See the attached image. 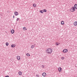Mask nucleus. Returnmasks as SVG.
Masks as SVG:
<instances>
[{
    "label": "nucleus",
    "mask_w": 77,
    "mask_h": 77,
    "mask_svg": "<svg viewBox=\"0 0 77 77\" xmlns=\"http://www.w3.org/2000/svg\"><path fill=\"white\" fill-rule=\"evenodd\" d=\"M47 53H48V54H50L52 52V49L50 48H48L47 50Z\"/></svg>",
    "instance_id": "f257e3e1"
},
{
    "label": "nucleus",
    "mask_w": 77,
    "mask_h": 77,
    "mask_svg": "<svg viewBox=\"0 0 77 77\" xmlns=\"http://www.w3.org/2000/svg\"><path fill=\"white\" fill-rule=\"evenodd\" d=\"M75 8L74 7H73L70 9V11H71V12H74V11H75Z\"/></svg>",
    "instance_id": "f03ea898"
},
{
    "label": "nucleus",
    "mask_w": 77,
    "mask_h": 77,
    "mask_svg": "<svg viewBox=\"0 0 77 77\" xmlns=\"http://www.w3.org/2000/svg\"><path fill=\"white\" fill-rule=\"evenodd\" d=\"M63 52L64 53H66V52H68V50L66 49H65L64 50H63Z\"/></svg>",
    "instance_id": "7ed1b4c3"
},
{
    "label": "nucleus",
    "mask_w": 77,
    "mask_h": 77,
    "mask_svg": "<svg viewBox=\"0 0 77 77\" xmlns=\"http://www.w3.org/2000/svg\"><path fill=\"white\" fill-rule=\"evenodd\" d=\"M58 70L59 72H61V71H62V68H61V67L58 68Z\"/></svg>",
    "instance_id": "20e7f679"
},
{
    "label": "nucleus",
    "mask_w": 77,
    "mask_h": 77,
    "mask_svg": "<svg viewBox=\"0 0 77 77\" xmlns=\"http://www.w3.org/2000/svg\"><path fill=\"white\" fill-rule=\"evenodd\" d=\"M42 75L43 77H45L46 76V73L45 72H44L42 73Z\"/></svg>",
    "instance_id": "39448f33"
},
{
    "label": "nucleus",
    "mask_w": 77,
    "mask_h": 77,
    "mask_svg": "<svg viewBox=\"0 0 77 77\" xmlns=\"http://www.w3.org/2000/svg\"><path fill=\"white\" fill-rule=\"evenodd\" d=\"M14 14H15V15H16L17 16L18 15V13L17 11H15L14 12Z\"/></svg>",
    "instance_id": "423d86ee"
},
{
    "label": "nucleus",
    "mask_w": 77,
    "mask_h": 77,
    "mask_svg": "<svg viewBox=\"0 0 77 77\" xmlns=\"http://www.w3.org/2000/svg\"><path fill=\"white\" fill-rule=\"evenodd\" d=\"M15 31H14V29H12L11 31V33H12V34H13L14 33Z\"/></svg>",
    "instance_id": "0eeeda50"
},
{
    "label": "nucleus",
    "mask_w": 77,
    "mask_h": 77,
    "mask_svg": "<svg viewBox=\"0 0 77 77\" xmlns=\"http://www.w3.org/2000/svg\"><path fill=\"white\" fill-rule=\"evenodd\" d=\"M17 60H20V56H17Z\"/></svg>",
    "instance_id": "6e6552de"
},
{
    "label": "nucleus",
    "mask_w": 77,
    "mask_h": 77,
    "mask_svg": "<svg viewBox=\"0 0 77 77\" xmlns=\"http://www.w3.org/2000/svg\"><path fill=\"white\" fill-rule=\"evenodd\" d=\"M74 26H75L77 25V21H75V22H74Z\"/></svg>",
    "instance_id": "1a4fd4ad"
},
{
    "label": "nucleus",
    "mask_w": 77,
    "mask_h": 77,
    "mask_svg": "<svg viewBox=\"0 0 77 77\" xmlns=\"http://www.w3.org/2000/svg\"><path fill=\"white\" fill-rule=\"evenodd\" d=\"M19 75H22V72L21 71H19Z\"/></svg>",
    "instance_id": "9d476101"
},
{
    "label": "nucleus",
    "mask_w": 77,
    "mask_h": 77,
    "mask_svg": "<svg viewBox=\"0 0 77 77\" xmlns=\"http://www.w3.org/2000/svg\"><path fill=\"white\" fill-rule=\"evenodd\" d=\"M74 7H75V9H77V4H75L74 5Z\"/></svg>",
    "instance_id": "9b49d317"
},
{
    "label": "nucleus",
    "mask_w": 77,
    "mask_h": 77,
    "mask_svg": "<svg viewBox=\"0 0 77 77\" xmlns=\"http://www.w3.org/2000/svg\"><path fill=\"white\" fill-rule=\"evenodd\" d=\"M15 45H11V47L12 48H14V47H15Z\"/></svg>",
    "instance_id": "f8f14e48"
},
{
    "label": "nucleus",
    "mask_w": 77,
    "mask_h": 77,
    "mask_svg": "<svg viewBox=\"0 0 77 77\" xmlns=\"http://www.w3.org/2000/svg\"><path fill=\"white\" fill-rule=\"evenodd\" d=\"M43 12H47V10L45 9H43Z\"/></svg>",
    "instance_id": "ddd939ff"
},
{
    "label": "nucleus",
    "mask_w": 77,
    "mask_h": 77,
    "mask_svg": "<svg viewBox=\"0 0 77 77\" xmlns=\"http://www.w3.org/2000/svg\"><path fill=\"white\" fill-rule=\"evenodd\" d=\"M61 24H62V25H63L64 24V21H62L61 22Z\"/></svg>",
    "instance_id": "4468645a"
},
{
    "label": "nucleus",
    "mask_w": 77,
    "mask_h": 77,
    "mask_svg": "<svg viewBox=\"0 0 77 77\" xmlns=\"http://www.w3.org/2000/svg\"><path fill=\"white\" fill-rule=\"evenodd\" d=\"M23 30H27V29H26V27H23Z\"/></svg>",
    "instance_id": "2eb2a0df"
},
{
    "label": "nucleus",
    "mask_w": 77,
    "mask_h": 77,
    "mask_svg": "<svg viewBox=\"0 0 77 77\" xmlns=\"http://www.w3.org/2000/svg\"><path fill=\"white\" fill-rule=\"evenodd\" d=\"M34 47H35V45H32L31 46V48H34Z\"/></svg>",
    "instance_id": "dca6fc26"
},
{
    "label": "nucleus",
    "mask_w": 77,
    "mask_h": 77,
    "mask_svg": "<svg viewBox=\"0 0 77 77\" xmlns=\"http://www.w3.org/2000/svg\"><path fill=\"white\" fill-rule=\"evenodd\" d=\"M6 46H8V45H9V43H8V42H6Z\"/></svg>",
    "instance_id": "f3484780"
},
{
    "label": "nucleus",
    "mask_w": 77,
    "mask_h": 77,
    "mask_svg": "<svg viewBox=\"0 0 77 77\" xmlns=\"http://www.w3.org/2000/svg\"><path fill=\"white\" fill-rule=\"evenodd\" d=\"M33 7H36V4H33Z\"/></svg>",
    "instance_id": "a211bd4d"
},
{
    "label": "nucleus",
    "mask_w": 77,
    "mask_h": 77,
    "mask_svg": "<svg viewBox=\"0 0 77 77\" xmlns=\"http://www.w3.org/2000/svg\"><path fill=\"white\" fill-rule=\"evenodd\" d=\"M26 56H30V54H26Z\"/></svg>",
    "instance_id": "6ab92c4d"
},
{
    "label": "nucleus",
    "mask_w": 77,
    "mask_h": 77,
    "mask_svg": "<svg viewBox=\"0 0 77 77\" xmlns=\"http://www.w3.org/2000/svg\"><path fill=\"white\" fill-rule=\"evenodd\" d=\"M40 12H41L42 14H43V12H42V10L40 11Z\"/></svg>",
    "instance_id": "aec40b11"
},
{
    "label": "nucleus",
    "mask_w": 77,
    "mask_h": 77,
    "mask_svg": "<svg viewBox=\"0 0 77 77\" xmlns=\"http://www.w3.org/2000/svg\"><path fill=\"white\" fill-rule=\"evenodd\" d=\"M56 45H59V43L58 42H56Z\"/></svg>",
    "instance_id": "412c9836"
},
{
    "label": "nucleus",
    "mask_w": 77,
    "mask_h": 77,
    "mask_svg": "<svg viewBox=\"0 0 77 77\" xmlns=\"http://www.w3.org/2000/svg\"><path fill=\"white\" fill-rule=\"evenodd\" d=\"M64 57H61V59L62 60H63V59H64Z\"/></svg>",
    "instance_id": "4be33fe9"
},
{
    "label": "nucleus",
    "mask_w": 77,
    "mask_h": 77,
    "mask_svg": "<svg viewBox=\"0 0 77 77\" xmlns=\"http://www.w3.org/2000/svg\"><path fill=\"white\" fill-rule=\"evenodd\" d=\"M36 77H39V75H36Z\"/></svg>",
    "instance_id": "5701e85b"
},
{
    "label": "nucleus",
    "mask_w": 77,
    "mask_h": 77,
    "mask_svg": "<svg viewBox=\"0 0 77 77\" xmlns=\"http://www.w3.org/2000/svg\"><path fill=\"white\" fill-rule=\"evenodd\" d=\"M18 20H19V18H17V21H18Z\"/></svg>",
    "instance_id": "b1692460"
},
{
    "label": "nucleus",
    "mask_w": 77,
    "mask_h": 77,
    "mask_svg": "<svg viewBox=\"0 0 77 77\" xmlns=\"http://www.w3.org/2000/svg\"><path fill=\"white\" fill-rule=\"evenodd\" d=\"M5 77H9V76L8 75H7V76H6Z\"/></svg>",
    "instance_id": "393cba45"
},
{
    "label": "nucleus",
    "mask_w": 77,
    "mask_h": 77,
    "mask_svg": "<svg viewBox=\"0 0 77 77\" xmlns=\"http://www.w3.org/2000/svg\"><path fill=\"white\" fill-rule=\"evenodd\" d=\"M14 17H15V16H14V15L13 16V18H14Z\"/></svg>",
    "instance_id": "a878e982"
},
{
    "label": "nucleus",
    "mask_w": 77,
    "mask_h": 77,
    "mask_svg": "<svg viewBox=\"0 0 77 77\" xmlns=\"http://www.w3.org/2000/svg\"><path fill=\"white\" fill-rule=\"evenodd\" d=\"M59 44H60V43H59Z\"/></svg>",
    "instance_id": "bb28decb"
},
{
    "label": "nucleus",
    "mask_w": 77,
    "mask_h": 77,
    "mask_svg": "<svg viewBox=\"0 0 77 77\" xmlns=\"http://www.w3.org/2000/svg\"><path fill=\"white\" fill-rule=\"evenodd\" d=\"M34 45H35V44H34Z\"/></svg>",
    "instance_id": "cd10ccee"
}]
</instances>
